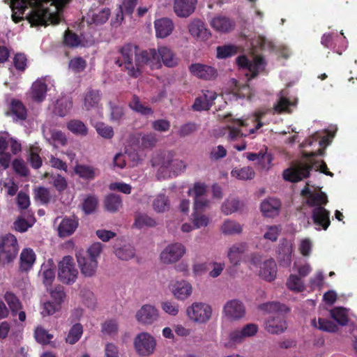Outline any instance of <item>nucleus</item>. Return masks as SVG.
I'll list each match as a JSON object with an SVG mask.
<instances>
[{
    "label": "nucleus",
    "mask_w": 357,
    "mask_h": 357,
    "mask_svg": "<svg viewBox=\"0 0 357 357\" xmlns=\"http://www.w3.org/2000/svg\"><path fill=\"white\" fill-rule=\"evenodd\" d=\"M120 53L126 69L133 77H137L141 68L144 67L158 69L163 64L168 68H174L178 62L172 50L165 45L158 46L157 50L152 48L136 53L132 45H126L121 49Z\"/></svg>",
    "instance_id": "nucleus-1"
},
{
    "label": "nucleus",
    "mask_w": 357,
    "mask_h": 357,
    "mask_svg": "<svg viewBox=\"0 0 357 357\" xmlns=\"http://www.w3.org/2000/svg\"><path fill=\"white\" fill-rule=\"evenodd\" d=\"M331 137H333V135H326L324 131L317 132L313 134L305 142H303L302 147L317 146V151L312 150L303 152V157L298 164L284 171V179L291 182H298L308 176L310 171L312 168L326 175L333 176V174L327 170V166L323 160L319 161L314 159L315 155L322 154L320 147L327 146L329 144V139Z\"/></svg>",
    "instance_id": "nucleus-2"
},
{
    "label": "nucleus",
    "mask_w": 357,
    "mask_h": 357,
    "mask_svg": "<svg viewBox=\"0 0 357 357\" xmlns=\"http://www.w3.org/2000/svg\"><path fill=\"white\" fill-rule=\"evenodd\" d=\"M263 114L264 112H258L251 116L242 119H234L231 114L225 116L229 138L233 140L254 134L262 126L259 119Z\"/></svg>",
    "instance_id": "nucleus-3"
},
{
    "label": "nucleus",
    "mask_w": 357,
    "mask_h": 357,
    "mask_svg": "<svg viewBox=\"0 0 357 357\" xmlns=\"http://www.w3.org/2000/svg\"><path fill=\"white\" fill-rule=\"evenodd\" d=\"M174 153L169 151H161L153 155L151 165L157 172L159 178H165L170 172L178 174L185 169L186 165L184 161L174 159Z\"/></svg>",
    "instance_id": "nucleus-4"
},
{
    "label": "nucleus",
    "mask_w": 357,
    "mask_h": 357,
    "mask_svg": "<svg viewBox=\"0 0 357 357\" xmlns=\"http://www.w3.org/2000/svg\"><path fill=\"white\" fill-rule=\"evenodd\" d=\"M282 307L278 302H268L259 306L262 311L274 313L265 323L266 330L270 333L278 334L283 333L287 329L285 317L281 312Z\"/></svg>",
    "instance_id": "nucleus-5"
},
{
    "label": "nucleus",
    "mask_w": 357,
    "mask_h": 357,
    "mask_svg": "<svg viewBox=\"0 0 357 357\" xmlns=\"http://www.w3.org/2000/svg\"><path fill=\"white\" fill-rule=\"evenodd\" d=\"M238 68L243 70L248 79L255 77L259 73L264 70L266 62L259 56L250 55V56H240L236 59Z\"/></svg>",
    "instance_id": "nucleus-6"
},
{
    "label": "nucleus",
    "mask_w": 357,
    "mask_h": 357,
    "mask_svg": "<svg viewBox=\"0 0 357 357\" xmlns=\"http://www.w3.org/2000/svg\"><path fill=\"white\" fill-rule=\"evenodd\" d=\"M10 146L13 154L17 153L21 150V144L10 137L6 132H0V165L6 169L9 167L11 155L8 151V146Z\"/></svg>",
    "instance_id": "nucleus-7"
},
{
    "label": "nucleus",
    "mask_w": 357,
    "mask_h": 357,
    "mask_svg": "<svg viewBox=\"0 0 357 357\" xmlns=\"http://www.w3.org/2000/svg\"><path fill=\"white\" fill-rule=\"evenodd\" d=\"M77 274L73 258L69 255L65 256L59 264V280L64 284H70L75 282Z\"/></svg>",
    "instance_id": "nucleus-8"
},
{
    "label": "nucleus",
    "mask_w": 357,
    "mask_h": 357,
    "mask_svg": "<svg viewBox=\"0 0 357 357\" xmlns=\"http://www.w3.org/2000/svg\"><path fill=\"white\" fill-rule=\"evenodd\" d=\"M54 89V81L50 76H45L37 79L31 86V96L38 102H43L48 91Z\"/></svg>",
    "instance_id": "nucleus-9"
},
{
    "label": "nucleus",
    "mask_w": 357,
    "mask_h": 357,
    "mask_svg": "<svg viewBox=\"0 0 357 357\" xmlns=\"http://www.w3.org/2000/svg\"><path fill=\"white\" fill-rule=\"evenodd\" d=\"M19 246L16 237L8 234L0 238V256L4 257L7 262L12 261L17 255Z\"/></svg>",
    "instance_id": "nucleus-10"
},
{
    "label": "nucleus",
    "mask_w": 357,
    "mask_h": 357,
    "mask_svg": "<svg viewBox=\"0 0 357 357\" xmlns=\"http://www.w3.org/2000/svg\"><path fill=\"white\" fill-rule=\"evenodd\" d=\"M187 314L195 322L206 323L211 317L212 308L204 303H194L187 308Z\"/></svg>",
    "instance_id": "nucleus-11"
},
{
    "label": "nucleus",
    "mask_w": 357,
    "mask_h": 357,
    "mask_svg": "<svg viewBox=\"0 0 357 357\" xmlns=\"http://www.w3.org/2000/svg\"><path fill=\"white\" fill-rule=\"evenodd\" d=\"M134 345L139 355L149 356L155 350L156 342L149 333L143 332L137 335Z\"/></svg>",
    "instance_id": "nucleus-12"
},
{
    "label": "nucleus",
    "mask_w": 357,
    "mask_h": 357,
    "mask_svg": "<svg viewBox=\"0 0 357 357\" xmlns=\"http://www.w3.org/2000/svg\"><path fill=\"white\" fill-rule=\"evenodd\" d=\"M185 253V246L180 243L167 245L160 253V260L166 264H173L178 261Z\"/></svg>",
    "instance_id": "nucleus-13"
},
{
    "label": "nucleus",
    "mask_w": 357,
    "mask_h": 357,
    "mask_svg": "<svg viewBox=\"0 0 357 357\" xmlns=\"http://www.w3.org/2000/svg\"><path fill=\"white\" fill-rule=\"evenodd\" d=\"M244 155L250 161H256L257 166L262 171L268 172L272 167L273 157L268 151L267 147L258 153H245Z\"/></svg>",
    "instance_id": "nucleus-14"
},
{
    "label": "nucleus",
    "mask_w": 357,
    "mask_h": 357,
    "mask_svg": "<svg viewBox=\"0 0 357 357\" xmlns=\"http://www.w3.org/2000/svg\"><path fill=\"white\" fill-rule=\"evenodd\" d=\"M251 45L254 48H261L263 50L275 51L279 56L287 58L289 55V50L282 45H275L271 40L262 36H258L257 38L252 39Z\"/></svg>",
    "instance_id": "nucleus-15"
},
{
    "label": "nucleus",
    "mask_w": 357,
    "mask_h": 357,
    "mask_svg": "<svg viewBox=\"0 0 357 357\" xmlns=\"http://www.w3.org/2000/svg\"><path fill=\"white\" fill-rule=\"evenodd\" d=\"M232 82L234 87L231 91L222 93V98L225 102L232 100L238 101L243 99L250 100L252 93L248 85H241L237 81L234 80Z\"/></svg>",
    "instance_id": "nucleus-16"
},
{
    "label": "nucleus",
    "mask_w": 357,
    "mask_h": 357,
    "mask_svg": "<svg viewBox=\"0 0 357 357\" xmlns=\"http://www.w3.org/2000/svg\"><path fill=\"white\" fill-rule=\"evenodd\" d=\"M158 310L151 305H144L136 313L137 321L143 325H151L158 320Z\"/></svg>",
    "instance_id": "nucleus-17"
},
{
    "label": "nucleus",
    "mask_w": 357,
    "mask_h": 357,
    "mask_svg": "<svg viewBox=\"0 0 357 357\" xmlns=\"http://www.w3.org/2000/svg\"><path fill=\"white\" fill-rule=\"evenodd\" d=\"M223 312L228 319L236 320L245 315V309L241 301L234 299L226 303Z\"/></svg>",
    "instance_id": "nucleus-18"
},
{
    "label": "nucleus",
    "mask_w": 357,
    "mask_h": 357,
    "mask_svg": "<svg viewBox=\"0 0 357 357\" xmlns=\"http://www.w3.org/2000/svg\"><path fill=\"white\" fill-rule=\"evenodd\" d=\"M216 98L217 94L215 91H202V94L195 99L192 108L196 111L208 110L212 106Z\"/></svg>",
    "instance_id": "nucleus-19"
},
{
    "label": "nucleus",
    "mask_w": 357,
    "mask_h": 357,
    "mask_svg": "<svg viewBox=\"0 0 357 357\" xmlns=\"http://www.w3.org/2000/svg\"><path fill=\"white\" fill-rule=\"evenodd\" d=\"M280 208V201L273 197L264 199L260 204V210L262 215L268 218H273L278 215Z\"/></svg>",
    "instance_id": "nucleus-20"
},
{
    "label": "nucleus",
    "mask_w": 357,
    "mask_h": 357,
    "mask_svg": "<svg viewBox=\"0 0 357 357\" xmlns=\"http://www.w3.org/2000/svg\"><path fill=\"white\" fill-rule=\"evenodd\" d=\"M302 195L307 197V203L312 206H318L327 202L326 195L317 188L312 190L308 183L302 190Z\"/></svg>",
    "instance_id": "nucleus-21"
},
{
    "label": "nucleus",
    "mask_w": 357,
    "mask_h": 357,
    "mask_svg": "<svg viewBox=\"0 0 357 357\" xmlns=\"http://www.w3.org/2000/svg\"><path fill=\"white\" fill-rule=\"evenodd\" d=\"M210 203L209 200L202 197L195 198L192 213L195 220L194 223H208L209 221L213 220H209L208 217L202 214L205 209L210 206Z\"/></svg>",
    "instance_id": "nucleus-22"
},
{
    "label": "nucleus",
    "mask_w": 357,
    "mask_h": 357,
    "mask_svg": "<svg viewBox=\"0 0 357 357\" xmlns=\"http://www.w3.org/2000/svg\"><path fill=\"white\" fill-rule=\"evenodd\" d=\"M197 0H174V10L177 16L187 17L195 9Z\"/></svg>",
    "instance_id": "nucleus-23"
},
{
    "label": "nucleus",
    "mask_w": 357,
    "mask_h": 357,
    "mask_svg": "<svg viewBox=\"0 0 357 357\" xmlns=\"http://www.w3.org/2000/svg\"><path fill=\"white\" fill-rule=\"evenodd\" d=\"M43 135L46 140L54 148L59 146H66L67 144V137L66 135L60 130H51L45 127L43 129Z\"/></svg>",
    "instance_id": "nucleus-24"
},
{
    "label": "nucleus",
    "mask_w": 357,
    "mask_h": 357,
    "mask_svg": "<svg viewBox=\"0 0 357 357\" xmlns=\"http://www.w3.org/2000/svg\"><path fill=\"white\" fill-rule=\"evenodd\" d=\"M114 249L116 256L121 260H129L135 255L134 248L130 244H125L123 239H116Z\"/></svg>",
    "instance_id": "nucleus-25"
},
{
    "label": "nucleus",
    "mask_w": 357,
    "mask_h": 357,
    "mask_svg": "<svg viewBox=\"0 0 357 357\" xmlns=\"http://www.w3.org/2000/svg\"><path fill=\"white\" fill-rule=\"evenodd\" d=\"M76 257L82 274L85 277L93 276L98 268V261L82 257L80 254Z\"/></svg>",
    "instance_id": "nucleus-26"
},
{
    "label": "nucleus",
    "mask_w": 357,
    "mask_h": 357,
    "mask_svg": "<svg viewBox=\"0 0 357 357\" xmlns=\"http://www.w3.org/2000/svg\"><path fill=\"white\" fill-rule=\"evenodd\" d=\"M292 247L286 239H283L278 249V260L280 266L287 267L291 261Z\"/></svg>",
    "instance_id": "nucleus-27"
},
{
    "label": "nucleus",
    "mask_w": 357,
    "mask_h": 357,
    "mask_svg": "<svg viewBox=\"0 0 357 357\" xmlns=\"http://www.w3.org/2000/svg\"><path fill=\"white\" fill-rule=\"evenodd\" d=\"M154 27L156 37L165 38L172 33L174 26L171 20L160 18L154 22Z\"/></svg>",
    "instance_id": "nucleus-28"
},
{
    "label": "nucleus",
    "mask_w": 357,
    "mask_h": 357,
    "mask_svg": "<svg viewBox=\"0 0 357 357\" xmlns=\"http://www.w3.org/2000/svg\"><path fill=\"white\" fill-rule=\"evenodd\" d=\"M36 258V254L31 248L23 249L20 257V270L22 272H27L31 270Z\"/></svg>",
    "instance_id": "nucleus-29"
},
{
    "label": "nucleus",
    "mask_w": 357,
    "mask_h": 357,
    "mask_svg": "<svg viewBox=\"0 0 357 357\" xmlns=\"http://www.w3.org/2000/svg\"><path fill=\"white\" fill-rule=\"evenodd\" d=\"M213 29L220 33H227L234 28V22L228 17L224 16H215L210 21Z\"/></svg>",
    "instance_id": "nucleus-30"
},
{
    "label": "nucleus",
    "mask_w": 357,
    "mask_h": 357,
    "mask_svg": "<svg viewBox=\"0 0 357 357\" xmlns=\"http://www.w3.org/2000/svg\"><path fill=\"white\" fill-rule=\"evenodd\" d=\"M190 70L194 75L206 79H211L216 75V70L213 68L201 63L192 64Z\"/></svg>",
    "instance_id": "nucleus-31"
},
{
    "label": "nucleus",
    "mask_w": 357,
    "mask_h": 357,
    "mask_svg": "<svg viewBox=\"0 0 357 357\" xmlns=\"http://www.w3.org/2000/svg\"><path fill=\"white\" fill-rule=\"evenodd\" d=\"M189 32L193 37L203 40H207L211 36L204 22L199 20H195L190 24Z\"/></svg>",
    "instance_id": "nucleus-32"
},
{
    "label": "nucleus",
    "mask_w": 357,
    "mask_h": 357,
    "mask_svg": "<svg viewBox=\"0 0 357 357\" xmlns=\"http://www.w3.org/2000/svg\"><path fill=\"white\" fill-rule=\"evenodd\" d=\"M247 250V244L245 243H238L234 244L229 248L227 252V257L231 264L234 266L239 264L243 255Z\"/></svg>",
    "instance_id": "nucleus-33"
},
{
    "label": "nucleus",
    "mask_w": 357,
    "mask_h": 357,
    "mask_svg": "<svg viewBox=\"0 0 357 357\" xmlns=\"http://www.w3.org/2000/svg\"><path fill=\"white\" fill-rule=\"evenodd\" d=\"M277 274V265L274 259H270L265 261L259 271V275L266 281L273 280Z\"/></svg>",
    "instance_id": "nucleus-34"
},
{
    "label": "nucleus",
    "mask_w": 357,
    "mask_h": 357,
    "mask_svg": "<svg viewBox=\"0 0 357 357\" xmlns=\"http://www.w3.org/2000/svg\"><path fill=\"white\" fill-rule=\"evenodd\" d=\"M191 284L184 280L176 282L172 288L174 296L179 300H185L192 294Z\"/></svg>",
    "instance_id": "nucleus-35"
},
{
    "label": "nucleus",
    "mask_w": 357,
    "mask_h": 357,
    "mask_svg": "<svg viewBox=\"0 0 357 357\" xmlns=\"http://www.w3.org/2000/svg\"><path fill=\"white\" fill-rule=\"evenodd\" d=\"M109 15V9L104 8L89 13L86 17V21L89 24H102L108 20Z\"/></svg>",
    "instance_id": "nucleus-36"
},
{
    "label": "nucleus",
    "mask_w": 357,
    "mask_h": 357,
    "mask_svg": "<svg viewBox=\"0 0 357 357\" xmlns=\"http://www.w3.org/2000/svg\"><path fill=\"white\" fill-rule=\"evenodd\" d=\"M100 100V94L99 91L89 89L84 96V108L88 111L97 108Z\"/></svg>",
    "instance_id": "nucleus-37"
},
{
    "label": "nucleus",
    "mask_w": 357,
    "mask_h": 357,
    "mask_svg": "<svg viewBox=\"0 0 357 357\" xmlns=\"http://www.w3.org/2000/svg\"><path fill=\"white\" fill-rule=\"evenodd\" d=\"M75 173L84 180H92L98 174V170L92 166L86 165H77L74 167Z\"/></svg>",
    "instance_id": "nucleus-38"
},
{
    "label": "nucleus",
    "mask_w": 357,
    "mask_h": 357,
    "mask_svg": "<svg viewBox=\"0 0 357 357\" xmlns=\"http://www.w3.org/2000/svg\"><path fill=\"white\" fill-rule=\"evenodd\" d=\"M3 298L8 305V309L11 311L13 316H15L17 312L22 309V304L18 297L11 291H6L4 294Z\"/></svg>",
    "instance_id": "nucleus-39"
},
{
    "label": "nucleus",
    "mask_w": 357,
    "mask_h": 357,
    "mask_svg": "<svg viewBox=\"0 0 357 357\" xmlns=\"http://www.w3.org/2000/svg\"><path fill=\"white\" fill-rule=\"evenodd\" d=\"M43 278V283L47 287H50L55 278V271L53 265L48 262L43 264L39 272Z\"/></svg>",
    "instance_id": "nucleus-40"
},
{
    "label": "nucleus",
    "mask_w": 357,
    "mask_h": 357,
    "mask_svg": "<svg viewBox=\"0 0 357 357\" xmlns=\"http://www.w3.org/2000/svg\"><path fill=\"white\" fill-rule=\"evenodd\" d=\"M72 101L68 97H62L56 100L53 109L54 114L59 116H65L72 107Z\"/></svg>",
    "instance_id": "nucleus-41"
},
{
    "label": "nucleus",
    "mask_w": 357,
    "mask_h": 357,
    "mask_svg": "<svg viewBox=\"0 0 357 357\" xmlns=\"http://www.w3.org/2000/svg\"><path fill=\"white\" fill-rule=\"evenodd\" d=\"M67 128L73 134L77 136H86L88 134L87 126L78 119H73L67 123Z\"/></svg>",
    "instance_id": "nucleus-42"
},
{
    "label": "nucleus",
    "mask_w": 357,
    "mask_h": 357,
    "mask_svg": "<svg viewBox=\"0 0 357 357\" xmlns=\"http://www.w3.org/2000/svg\"><path fill=\"white\" fill-rule=\"evenodd\" d=\"M255 173L250 167H236L231 172V176L235 178L246 181L255 177Z\"/></svg>",
    "instance_id": "nucleus-43"
},
{
    "label": "nucleus",
    "mask_w": 357,
    "mask_h": 357,
    "mask_svg": "<svg viewBox=\"0 0 357 357\" xmlns=\"http://www.w3.org/2000/svg\"><path fill=\"white\" fill-rule=\"evenodd\" d=\"M104 205L107 211L115 212L122 206L121 197L118 195L109 194L105 197Z\"/></svg>",
    "instance_id": "nucleus-44"
},
{
    "label": "nucleus",
    "mask_w": 357,
    "mask_h": 357,
    "mask_svg": "<svg viewBox=\"0 0 357 357\" xmlns=\"http://www.w3.org/2000/svg\"><path fill=\"white\" fill-rule=\"evenodd\" d=\"M83 334V326L79 323H76L72 326L66 337V342L70 344H75L81 338Z\"/></svg>",
    "instance_id": "nucleus-45"
},
{
    "label": "nucleus",
    "mask_w": 357,
    "mask_h": 357,
    "mask_svg": "<svg viewBox=\"0 0 357 357\" xmlns=\"http://www.w3.org/2000/svg\"><path fill=\"white\" fill-rule=\"evenodd\" d=\"M287 96V93L286 91L280 92L278 100L273 107L275 112H288L289 111V107L294 105V102L288 99Z\"/></svg>",
    "instance_id": "nucleus-46"
},
{
    "label": "nucleus",
    "mask_w": 357,
    "mask_h": 357,
    "mask_svg": "<svg viewBox=\"0 0 357 357\" xmlns=\"http://www.w3.org/2000/svg\"><path fill=\"white\" fill-rule=\"evenodd\" d=\"M129 106L132 110L144 116H150L153 114L152 109L149 106L144 105L136 96L133 97Z\"/></svg>",
    "instance_id": "nucleus-47"
},
{
    "label": "nucleus",
    "mask_w": 357,
    "mask_h": 357,
    "mask_svg": "<svg viewBox=\"0 0 357 357\" xmlns=\"http://www.w3.org/2000/svg\"><path fill=\"white\" fill-rule=\"evenodd\" d=\"M10 112L15 120H24L26 116V110L19 100H14L11 102Z\"/></svg>",
    "instance_id": "nucleus-48"
},
{
    "label": "nucleus",
    "mask_w": 357,
    "mask_h": 357,
    "mask_svg": "<svg viewBox=\"0 0 357 357\" xmlns=\"http://www.w3.org/2000/svg\"><path fill=\"white\" fill-rule=\"evenodd\" d=\"M98 200L95 195H88L82 201V209L86 215L91 214L96 210Z\"/></svg>",
    "instance_id": "nucleus-49"
},
{
    "label": "nucleus",
    "mask_w": 357,
    "mask_h": 357,
    "mask_svg": "<svg viewBox=\"0 0 357 357\" xmlns=\"http://www.w3.org/2000/svg\"><path fill=\"white\" fill-rule=\"evenodd\" d=\"M287 287L294 291L301 292L304 290L305 287L300 277L296 275H290L287 282Z\"/></svg>",
    "instance_id": "nucleus-50"
},
{
    "label": "nucleus",
    "mask_w": 357,
    "mask_h": 357,
    "mask_svg": "<svg viewBox=\"0 0 357 357\" xmlns=\"http://www.w3.org/2000/svg\"><path fill=\"white\" fill-rule=\"evenodd\" d=\"M312 216L314 223H331L329 212L322 207L314 208Z\"/></svg>",
    "instance_id": "nucleus-51"
},
{
    "label": "nucleus",
    "mask_w": 357,
    "mask_h": 357,
    "mask_svg": "<svg viewBox=\"0 0 357 357\" xmlns=\"http://www.w3.org/2000/svg\"><path fill=\"white\" fill-rule=\"evenodd\" d=\"M331 317L342 326L347 325L348 317L345 310L342 307H336L331 311Z\"/></svg>",
    "instance_id": "nucleus-52"
},
{
    "label": "nucleus",
    "mask_w": 357,
    "mask_h": 357,
    "mask_svg": "<svg viewBox=\"0 0 357 357\" xmlns=\"http://www.w3.org/2000/svg\"><path fill=\"white\" fill-rule=\"evenodd\" d=\"M35 198L43 204L49 203L52 199V195L49 189L39 187L35 190Z\"/></svg>",
    "instance_id": "nucleus-53"
},
{
    "label": "nucleus",
    "mask_w": 357,
    "mask_h": 357,
    "mask_svg": "<svg viewBox=\"0 0 357 357\" xmlns=\"http://www.w3.org/2000/svg\"><path fill=\"white\" fill-rule=\"evenodd\" d=\"M119 326L116 320L109 319L102 324L101 332L105 335H113L118 332Z\"/></svg>",
    "instance_id": "nucleus-54"
},
{
    "label": "nucleus",
    "mask_w": 357,
    "mask_h": 357,
    "mask_svg": "<svg viewBox=\"0 0 357 357\" xmlns=\"http://www.w3.org/2000/svg\"><path fill=\"white\" fill-rule=\"evenodd\" d=\"M34 335L36 340L42 344H49L50 340L53 338L52 334L48 333L45 329L40 326L36 328Z\"/></svg>",
    "instance_id": "nucleus-55"
},
{
    "label": "nucleus",
    "mask_w": 357,
    "mask_h": 357,
    "mask_svg": "<svg viewBox=\"0 0 357 357\" xmlns=\"http://www.w3.org/2000/svg\"><path fill=\"white\" fill-rule=\"evenodd\" d=\"M312 324L323 331L333 332L336 328V326L332 321L322 318L318 319V326L315 319L312 320Z\"/></svg>",
    "instance_id": "nucleus-56"
},
{
    "label": "nucleus",
    "mask_w": 357,
    "mask_h": 357,
    "mask_svg": "<svg viewBox=\"0 0 357 357\" xmlns=\"http://www.w3.org/2000/svg\"><path fill=\"white\" fill-rule=\"evenodd\" d=\"M240 207V202L236 199H227L222 205V211L229 215L236 211Z\"/></svg>",
    "instance_id": "nucleus-57"
},
{
    "label": "nucleus",
    "mask_w": 357,
    "mask_h": 357,
    "mask_svg": "<svg viewBox=\"0 0 357 357\" xmlns=\"http://www.w3.org/2000/svg\"><path fill=\"white\" fill-rule=\"evenodd\" d=\"M103 247L104 245L99 242H96L91 244L86 250L89 257L88 258L97 260L102 252Z\"/></svg>",
    "instance_id": "nucleus-58"
},
{
    "label": "nucleus",
    "mask_w": 357,
    "mask_h": 357,
    "mask_svg": "<svg viewBox=\"0 0 357 357\" xmlns=\"http://www.w3.org/2000/svg\"><path fill=\"white\" fill-rule=\"evenodd\" d=\"M237 52L236 47L234 45H224L218 47L217 57L218 59H226L236 54Z\"/></svg>",
    "instance_id": "nucleus-59"
},
{
    "label": "nucleus",
    "mask_w": 357,
    "mask_h": 357,
    "mask_svg": "<svg viewBox=\"0 0 357 357\" xmlns=\"http://www.w3.org/2000/svg\"><path fill=\"white\" fill-rule=\"evenodd\" d=\"M126 165V155L121 152L114 155L112 162V169L115 171L125 168Z\"/></svg>",
    "instance_id": "nucleus-60"
},
{
    "label": "nucleus",
    "mask_w": 357,
    "mask_h": 357,
    "mask_svg": "<svg viewBox=\"0 0 357 357\" xmlns=\"http://www.w3.org/2000/svg\"><path fill=\"white\" fill-rule=\"evenodd\" d=\"M153 205L155 211L163 212L169 208V202L164 195H160L154 199Z\"/></svg>",
    "instance_id": "nucleus-61"
},
{
    "label": "nucleus",
    "mask_w": 357,
    "mask_h": 357,
    "mask_svg": "<svg viewBox=\"0 0 357 357\" xmlns=\"http://www.w3.org/2000/svg\"><path fill=\"white\" fill-rule=\"evenodd\" d=\"M50 183L60 192L65 190L68 186L66 179L59 174L52 176Z\"/></svg>",
    "instance_id": "nucleus-62"
},
{
    "label": "nucleus",
    "mask_w": 357,
    "mask_h": 357,
    "mask_svg": "<svg viewBox=\"0 0 357 357\" xmlns=\"http://www.w3.org/2000/svg\"><path fill=\"white\" fill-rule=\"evenodd\" d=\"M51 298L54 300L53 302L59 304V305L63 302L66 297V293L62 286H56L50 292Z\"/></svg>",
    "instance_id": "nucleus-63"
},
{
    "label": "nucleus",
    "mask_w": 357,
    "mask_h": 357,
    "mask_svg": "<svg viewBox=\"0 0 357 357\" xmlns=\"http://www.w3.org/2000/svg\"><path fill=\"white\" fill-rule=\"evenodd\" d=\"M86 66V61L82 57L72 59L69 62V68L74 72L83 71Z\"/></svg>",
    "instance_id": "nucleus-64"
}]
</instances>
